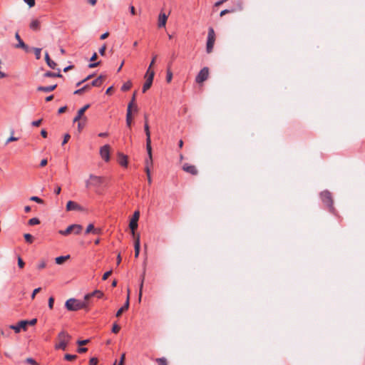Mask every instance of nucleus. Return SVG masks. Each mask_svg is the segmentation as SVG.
I'll return each mask as SVG.
<instances>
[{"instance_id": "obj_6", "label": "nucleus", "mask_w": 365, "mask_h": 365, "mask_svg": "<svg viewBox=\"0 0 365 365\" xmlns=\"http://www.w3.org/2000/svg\"><path fill=\"white\" fill-rule=\"evenodd\" d=\"M83 227L81 225L73 224L68 226L65 230H60L59 233L62 235H67L71 232H73L76 235H78L82 231Z\"/></svg>"}, {"instance_id": "obj_33", "label": "nucleus", "mask_w": 365, "mask_h": 365, "mask_svg": "<svg viewBox=\"0 0 365 365\" xmlns=\"http://www.w3.org/2000/svg\"><path fill=\"white\" fill-rule=\"evenodd\" d=\"M172 78H173V73L170 71V68H168L167 70V73H166V81L168 83H170L172 81Z\"/></svg>"}, {"instance_id": "obj_1", "label": "nucleus", "mask_w": 365, "mask_h": 365, "mask_svg": "<svg viewBox=\"0 0 365 365\" xmlns=\"http://www.w3.org/2000/svg\"><path fill=\"white\" fill-rule=\"evenodd\" d=\"M105 181V178L93 174H90L88 179L85 181L86 188H93L97 194L101 193L102 185Z\"/></svg>"}, {"instance_id": "obj_34", "label": "nucleus", "mask_w": 365, "mask_h": 365, "mask_svg": "<svg viewBox=\"0 0 365 365\" xmlns=\"http://www.w3.org/2000/svg\"><path fill=\"white\" fill-rule=\"evenodd\" d=\"M39 223L40 220L36 217H33L29 220V225L31 226L38 225Z\"/></svg>"}, {"instance_id": "obj_31", "label": "nucleus", "mask_w": 365, "mask_h": 365, "mask_svg": "<svg viewBox=\"0 0 365 365\" xmlns=\"http://www.w3.org/2000/svg\"><path fill=\"white\" fill-rule=\"evenodd\" d=\"M90 87H91V86L89 84H86L84 86H83L82 88L75 91L74 94H81L83 92H84L85 91L88 89Z\"/></svg>"}, {"instance_id": "obj_3", "label": "nucleus", "mask_w": 365, "mask_h": 365, "mask_svg": "<svg viewBox=\"0 0 365 365\" xmlns=\"http://www.w3.org/2000/svg\"><path fill=\"white\" fill-rule=\"evenodd\" d=\"M58 338L60 341L58 344H56L55 348L56 349L65 350L69 342L71 336L66 332L62 331L58 334Z\"/></svg>"}, {"instance_id": "obj_36", "label": "nucleus", "mask_w": 365, "mask_h": 365, "mask_svg": "<svg viewBox=\"0 0 365 365\" xmlns=\"http://www.w3.org/2000/svg\"><path fill=\"white\" fill-rule=\"evenodd\" d=\"M25 240L29 243H32L34 237L31 234L26 233L24 235Z\"/></svg>"}, {"instance_id": "obj_48", "label": "nucleus", "mask_w": 365, "mask_h": 365, "mask_svg": "<svg viewBox=\"0 0 365 365\" xmlns=\"http://www.w3.org/2000/svg\"><path fill=\"white\" fill-rule=\"evenodd\" d=\"M24 1L29 6L33 7L35 5V0H24Z\"/></svg>"}, {"instance_id": "obj_16", "label": "nucleus", "mask_w": 365, "mask_h": 365, "mask_svg": "<svg viewBox=\"0 0 365 365\" xmlns=\"http://www.w3.org/2000/svg\"><path fill=\"white\" fill-rule=\"evenodd\" d=\"M182 169L184 171H185L188 173H190L192 175H195L197 174V170L195 166H194V165H188L187 163H185L183 165Z\"/></svg>"}, {"instance_id": "obj_38", "label": "nucleus", "mask_w": 365, "mask_h": 365, "mask_svg": "<svg viewBox=\"0 0 365 365\" xmlns=\"http://www.w3.org/2000/svg\"><path fill=\"white\" fill-rule=\"evenodd\" d=\"M156 361L158 364V365H167V360L163 357L156 359Z\"/></svg>"}, {"instance_id": "obj_9", "label": "nucleus", "mask_w": 365, "mask_h": 365, "mask_svg": "<svg viewBox=\"0 0 365 365\" xmlns=\"http://www.w3.org/2000/svg\"><path fill=\"white\" fill-rule=\"evenodd\" d=\"M139 217H140V212L135 211L133 215L132 219L130 221L129 227H130V229L131 230L133 235L135 234V230L138 227V221Z\"/></svg>"}, {"instance_id": "obj_47", "label": "nucleus", "mask_w": 365, "mask_h": 365, "mask_svg": "<svg viewBox=\"0 0 365 365\" xmlns=\"http://www.w3.org/2000/svg\"><path fill=\"white\" fill-rule=\"evenodd\" d=\"M94 229V226L93 224H89L86 230L85 234H88L91 232H93Z\"/></svg>"}, {"instance_id": "obj_21", "label": "nucleus", "mask_w": 365, "mask_h": 365, "mask_svg": "<svg viewBox=\"0 0 365 365\" xmlns=\"http://www.w3.org/2000/svg\"><path fill=\"white\" fill-rule=\"evenodd\" d=\"M167 19H168V16L164 13H160L159 15V19H158V26L164 27L166 24Z\"/></svg>"}, {"instance_id": "obj_5", "label": "nucleus", "mask_w": 365, "mask_h": 365, "mask_svg": "<svg viewBox=\"0 0 365 365\" xmlns=\"http://www.w3.org/2000/svg\"><path fill=\"white\" fill-rule=\"evenodd\" d=\"M37 322L36 319H32L31 320H23L20 321L16 325H12L11 328L18 333L21 329L26 330L27 325H34Z\"/></svg>"}, {"instance_id": "obj_60", "label": "nucleus", "mask_w": 365, "mask_h": 365, "mask_svg": "<svg viewBox=\"0 0 365 365\" xmlns=\"http://www.w3.org/2000/svg\"><path fill=\"white\" fill-rule=\"evenodd\" d=\"M46 267V262L42 261L38 264V268L41 269H43Z\"/></svg>"}, {"instance_id": "obj_19", "label": "nucleus", "mask_w": 365, "mask_h": 365, "mask_svg": "<svg viewBox=\"0 0 365 365\" xmlns=\"http://www.w3.org/2000/svg\"><path fill=\"white\" fill-rule=\"evenodd\" d=\"M135 257H138L140 250V236L138 235L134 242Z\"/></svg>"}, {"instance_id": "obj_57", "label": "nucleus", "mask_w": 365, "mask_h": 365, "mask_svg": "<svg viewBox=\"0 0 365 365\" xmlns=\"http://www.w3.org/2000/svg\"><path fill=\"white\" fill-rule=\"evenodd\" d=\"M135 95H136V92H135L133 95V97L131 98V101L130 102L128 103V105H131V108H133V106H134V103H135Z\"/></svg>"}, {"instance_id": "obj_40", "label": "nucleus", "mask_w": 365, "mask_h": 365, "mask_svg": "<svg viewBox=\"0 0 365 365\" xmlns=\"http://www.w3.org/2000/svg\"><path fill=\"white\" fill-rule=\"evenodd\" d=\"M86 121V118H84L82 119L81 122H78V128L79 131H81V129L84 127Z\"/></svg>"}, {"instance_id": "obj_20", "label": "nucleus", "mask_w": 365, "mask_h": 365, "mask_svg": "<svg viewBox=\"0 0 365 365\" xmlns=\"http://www.w3.org/2000/svg\"><path fill=\"white\" fill-rule=\"evenodd\" d=\"M132 123V110L131 105H128L127 113H126V125L128 127H130Z\"/></svg>"}, {"instance_id": "obj_55", "label": "nucleus", "mask_w": 365, "mask_h": 365, "mask_svg": "<svg viewBox=\"0 0 365 365\" xmlns=\"http://www.w3.org/2000/svg\"><path fill=\"white\" fill-rule=\"evenodd\" d=\"M41 291V287H38L35 289H34L33 293L31 294V299H34L35 298V296L37 293H38Z\"/></svg>"}, {"instance_id": "obj_64", "label": "nucleus", "mask_w": 365, "mask_h": 365, "mask_svg": "<svg viewBox=\"0 0 365 365\" xmlns=\"http://www.w3.org/2000/svg\"><path fill=\"white\" fill-rule=\"evenodd\" d=\"M97 57H98L97 53L95 52V53H93V54L91 57L90 61H94L96 60Z\"/></svg>"}, {"instance_id": "obj_26", "label": "nucleus", "mask_w": 365, "mask_h": 365, "mask_svg": "<svg viewBox=\"0 0 365 365\" xmlns=\"http://www.w3.org/2000/svg\"><path fill=\"white\" fill-rule=\"evenodd\" d=\"M148 158L145 160V168H150V165H153V159H152V147L150 146V152L147 151Z\"/></svg>"}, {"instance_id": "obj_4", "label": "nucleus", "mask_w": 365, "mask_h": 365, "mask_svg": "<svg viewBox=\"0 0 365 365\" xmlns=\"http://www.w3.org/2000/svg\"><path fill=\"white\" fill-rule=\"evenodd\" d=\"M322 202L329 207L330 212L334 211L333 200L331 192L328 190H324L320 194Z\"/></svg>"}, {"instance_id": "obj_53", "label": "nucleus", "mask_w": 365, "mask_h": 365, "mask_svg": "<svg viewBox=\"0 0 365 365\" xmlns=\"http://www.w3.org/2000/svg\"><path fill=\"white\" fill-rule=\"evenodd\" d=\"M71 136L68 133H66L65 135H64V138H63V140L62 142V145H65L68 141V140L70 139Z\"/></svg>"}, {"instance_id": "obj_27", "label": "nucleus", "mask_w": 365, "mask_h": 365, "mask_svg": "<svg viewBox=\"0 0 365 365\" xmlns=\"http://www.w3.org/2000/svg\"><path fill=\"white\" fill-rule=\"evenodd\" d=\"M102 81H103V76L101 75L97 78L93 80L91 82V84L90 86H100L101 85V83H102Z\"/></svg>"}, {"instance_id": "obj_61", "label": "nucleus", "mask_w": 365, "mask_h": 365, "mask_svg": "<svg viewBox=\"0 0 365 365\" xmlns=\"http://www.w3.org/2000/svg\"><path fill=\"white\" fill-rule=\"evenodd\" d=\"M67 107L66 106H63V107H61L58 110V114H61V113H63L66 111Z\"/></svg>"}, {"instance_id": "obj_63", "label": "nucleus", "mask_w": 365, "mask_h": 365, "mask_svg": "<svg viewBox=\"0 0 365 365\" xmlns=\"http://www.w3.org/2000/svg\"><path fill=\"white\" fill-rule=\"evenodd\" d=\"M108 35H109L108 32H106V33L103 34L101 36L100 38H101V40H104V39H106V38L108 36Z\"/></svg>"}, {"instance_id": "obj_43", "label": "nucleus", "mask_w": 365, "mask_h": 365, "mask_svg": "<svg viewBox=\"0 0 365 365\" xmlns=\"http://www.w3.org/2000/svg\"><path fill=\"white\" fill-rule=\"evenodd\" d=\"M25 362L31 365H38V364L33 358H27Z\"/></svg>"}, {"instance_id": "obj_30", "label": "nucleus", "mask_w": 365, "mask_h": 365, "mask_svg": "<svg viewBox=\"0 0 365 365\" xmlns=\"http://www.w3.org/2000/svg\"><path fill=\"white\" fill-rule=\"evenodd\" d=\"M144 277H145V272H143V274L141 276V282L140 284V292H139V297H138L139 302H140L141 297H142V289L143 287Z\"/></svg>"}, {"instance_id": "obj_56", "label": "nucleus", "mask_w": 365, "mask_h": 365, "mask_svg": "<svg viewBox=\"0 0 365 365\" xmlns=\"http://www.w3.org/2000/svg\"><path fill=\"white\" fill-rule=\"evenodd\" d=\"M41 121L42 120L41 119H39V120H34L31 123V125L34 127H38L40 125V124L41 123Z\"/></svg>"}, {"instance_id": "obj_18", "label": "nucleus", "mask_w": 365, "mask_h": 365, "mask_svg": "<svg viewBox=\"0 0 365 365\" xmlns=\"http://www.w3.org/2000/svg\"><path fill=\"white\" fill-rule=\"evenodd\" d=\"M56 87H57V84H54V85H51V86H38L37 88V91H43V92H45V93H49V92H51V91H54Z\"/></svg>"}, {"instance_id": "obj_24", "label": "nucleus", "mask_w": 365, "mask_h": 365, "mask_svg": "<svg viewBox=\"0 0 365 365\" xmlns=\"http://www.w3.org/2000/svg\"><path fill=\"white\" fill-rule=\"evenodd\" d=\"M45 61H46L47 65L51 68H52V69H55L56 68V63L50 58L48 52H46V53H45Z\"/></svg>"}, {"instance_id": "obj_46", "label": "nucleus", "mask_w": 365, "mask_h": 365, "mask_svg": "<svg viewBox=\"0 0 365 365\" xmlns=\"http://www.w3.org/2000/svg\"><path fill=\"white\" fill-rule=\"evenodd\" d=\"M98 361V360L96 357H92L89 360V365H97Z\"/></svg>"}, {"instance_id": "obj_54", "label": "nucleus", "mask_w": 365, "mask_h": 365, "mask_svg": "<svg viewBox=\"0 0 365 365\" xmlns=\"http://www.w3.org/2000/svg\"><path fill=\"white\" fill-rule=\"evenodd\" d=\"M100 63H101V61L94 62V63H89V65H88V68H96V67H97L98 65H100Z\"/></svg>"}, {"instance_id": "obj_51", "label": "nucleus", "mask_w": 365, "mask_h": 365, "mask_svg": "<svg viewBox=\"0 0 365 365\" xmlns=\"http://www.w3.org/2000/svg\"><path fill=\"white\" fill-rule=\"evenodd\" d=\"M106 46L104 44L103 46H102L100 48H99V53L101 55V56H104L105 55V52H106Z\"/></svg>"}, {"instance_id": "obj_42", "label": "nucleus", "mask_w": 365, "mask_h": 365, "mask_svg": "<svg viewBox=\"0 0 365 365\" xmlns=\"http://www.w3.org/2000/svg\"><path fill=\"white\" fill-rule=\"evenodd\" d=\"M120 329V327L116 324L114 323L112 327V332L117 334Z\"/></svg>"}, {"instance_id": "obj_17", "label": "nucleus", "mask_w": 365, "mask_h": 365, "mask_svg": "<svg viewBox=\"0 0 365 365\" xmlns=\"http://www.w3.org/2000/svg\"><path fill=\"white\" fill-rule=\"evenodd\" d=\"M103 296V293L101 291L95 290V291L92 292L91 293L86 294L84 298L86 300L88 301L92 297H96L98 299H101V298H102Z\"/></svg>"}, {"instance_id": "obj_8", "label": "nucleus", "mask_w": 365, "mask_h": 365, "mask_svg": "<svg viewBox=\"0 0 365 365\" xmlns=\"http://www.w3.org/2000/svg\"><path fill=\"white\" fill-rule=\"evenodd\" d=\"M209 70L207 67L202 68L195 78V81L198 83H202L208 78Z\"/></svg>"}, {"instance_id": "obj_39", "label": "nucleus", "mask_w": 365, "mask_h": 365, "mask_svg": "<svg viewBox=\"0 0 365 365\" xmlns=\"http://www.w3.org/2000/svg\"><path fill=\"white\" fill-rule=\"evenodd\" d=\"M77 357L76 355H73V354H66L65 356H64V359L66 360H68V361H71L73 359H75Z\"/></svg>"}, {"instance_id": "obj_15", "label": "nucleus", "mask_w": 365, "mask_h": 365, "mask_svg": "<svg viewBox=\"0 0 365 365\" xmlns=\"http://www.w3.org/2000/svg\"><path fill=\"white\" fill-rule=\"evenodd\" d=\"M82 208L80 205L73 201H68L66 205V210L67 211H73V210H81Z\"/></svg>"}, {"instance_id": "obj_10", "label": "nucleus", "mask_w": 365, "mask_h": 365, "mask_svg": "<svg viewBox=\"0 0 365 365\" xmlns=\"http://www.w3.org/2000/svg\"><path fill=\"white\" fill-rule=\"evenodd\" d=\"M100 155L106 161L110 160V146L105 145L100 148Z\"/></svg>"}, {"instance_id": "obj_11", "label": "nucleus", "mask_w": 365, "mask_h": 365, "mask_svg": "<svg viewBox=\"0 0 365 365\" xmlns=\"http://www.w3.org/2000/svg\"><path fill=\"white\" fill-rule=\"evenodd\" d=\"M144 130L146 135V150L147 151L150 152V145H151V140H150V132L148 123L145 121L144 124Z\"/></svg>"}, {"instance_id": "obj_14", "label": "nucleus", "mask_w": 365, "mask_h": 365, "mask_svg": "<svg viewBox=\"0 0 365 365\" xmlns=\"http://www.w3.org/2000/svg\"><path fill=\"white\" fill-rule=\"evenodd\" d=\"M90 107L89 104H86L83 108L78 110L76 116L73 118V122L76 123L77 121H79L80 120H82L83 115L85 113V111Z\"/></svg>"}, {"instance_id": "obj_35", "label": "nucleus", "mask_w": 365, "mask_h": 365, "mask_svg": "<svg viewBox=\"0 0 365 365\" xmlns=\"http://www.w3.org/2000/svg\"><path fill=\"white\" fill-rule=\"evenodd\" d=\"M33 50L34 51V54H35L36 58L38 59V60L40 59L41 58V48H33Z\"/></svg>"}, {"instance_id": "obj_62", "label": "nucleus", "mask_w": 365, "mask_h": 365, "mask_svg": "<svg viewBox=\"0 0 365 365\" xmlns=\"http://www.w3.org/2000/svg\"><path fill=\"white\" fill-rule=\"evenodd\" d=\"M92 232L95 235H99L101 233V230L99 228H94Z\"/></svg>"}, {"instance_id": "obj_50", "label": "nucleus", "mask_w": 365, "mask_h": 365, "mask_svg": "<svg viewBox=\"0 0 365 365\" xmlns=\"http://www.w3.org/2000/svg\"><path fill=\"white\" fill-rule=\"evenodd\" d=\"M112 274V270H109L106 272H105L103 275V277H102V279L103 280H106L108 279V277Z\"/></svg>"}, {"instance_id": "obj_25", "label": "nucleus", "mask_w": 365, "mask_h": 365, "mask_svg": "<svg viewBox=\"0 0 365 365\" xmlns=\"http://www.w3.org/2000/svg\"><path fill=\"white\" fill-rule=\"evenodd\" d=\"M118 163L121 166L126 167L128 165V158L126 155H124L123 154L119 155V160Z\"/></svg>"}, {"instance_id": "obj_58", "label": "nucleus", "mask_w": 365, "mask_h": 365, "mask_svg": "<svg viewBox=\"0 0 365 365\" xmlns=\"http://www.w3.org/2000/svg\"><path fill=\"white\" fill-rule=\"evenodd\" d=\"M88 339H85V340H78V341H77V344H78V345L81 346V345H85V344H88Z\"/></svg>"}, {"instance_id": "obj_7", "label": "nucleus", "mask_w": 365, "mask_h": 365, "mask_svg": "<svg viewBox=\"0 0 365 365\" xmlns=\"http://www.w3.org/2000/svg\"><path fill=\"white\" fill-rule=\"evenodd\" d=\"M215 43V32L212 28H210L207 35L206 50L207 53H210L212 50Z\"/></svg>"}, {"instance_id": "obj_44", "label": "nucleus", "mask_w": 365, "mask_h": 365, "mask_svg": "<svg viewBox=\"0 0 365 365\" xmlns=\"http://www.w3.org/2000/svg\"><path fill=\"white\" fill-rule=\"evenodd\" d=\"M25 263L21 257H18V266L19 268H24Z\"/></svg>"}, {"instance_id": "obj_2", "label": "nucleus", "mask_w": 365, "mask_h": 365, "mask_svg": "<svg viewBox=\"0 0 365 365\" xmlns=\"http://www.w3.org/2000/svg\"><path fill=\"white\" fill-rule=\"evenodd\" d=\"M88 306V304L87 302V300L84 299L83 301L75 299V298H71L68 299L65 303V307L67 310L71 311V312H76L80 309H87Z\"/></svg>"}, {"instance_id": "obj_49", "label": "nucleus", "mask_w": 365, "mask_h": 365, "mask_svg": "<svg viewBox=\"0 0 365 365\" xmlns=\"http://www.w3.org/2000/svg\"><path fill=\"white\" fill-rule=\"evenodd\" d=\"M93 76V75H89L86 78H85L84 79H83L82 81L78 82L76 83V86H79L80 85H81L83 83L86 82V81H88V79H90L91 77Z\"/></svg>"}, {"instance_id": "obj_32", "label": "nucleus", "mask_w": 365, "mask_h": 365, "mask_svg": "<svg viewBox=\"0 0 365 365\" xmlns=\"http://www.w3.org/2000/svg\"><path fill=\"white\" fill-rule=\"evenodd\" d=\"M131 86H132V83H131V82L128 81V82L125 83L122 86V87H121V90H122L123 91H128V90L131 88Z\"/></svg>"}, {"instance_id": "obj_37", "label": "nucleus", "mask_w": 365, "mask_h": 365, "mask_svg": "<svg viewBox=\"0 0 365 365\" xmlns=\"http://www.w3.org/2000/svg\"><path fill=\"white\" fill-rule=\"evenodd\" d=\"M30 200L39 203V204H43V200L42 199H41L40 197H37V196H32V197H31Z\"/></svg>"}, {"instance_id": "obj_12", "label": "nucleus", "mask_w": 365, "mask_h": 365, "mask_svg": "<svg viewBox=\"0 0 365 365\" xmlns=\"http://www.w3.org/2000/svg\"><path fill=\"white\" fill-rule=\"evenodd\" d=\"M129 299H130V289H128V296H127V299H126V301L124 304V305L123 307H121L116 312L115 314V316L117 317H119L122 313L125 311H126L128 308H129V304H130V302H129Z\"/></svg>"}, {"instance_id": "obj_59", "label": "nucleus", "mask_w": 365, "mask_h": 365, "mask_svg": "<svg viewBox=\"0 0 365 365\" xmlns=\"http://www.w3.org/2000/svg\"><path fill=\"white\" fill-rule=\"evenodd\" d=\"M18 140V138H16V137H14V136H11L10 138H9L6 140V144L10 143V142H12V141H16Z\"/></svg>"}, {"instance_id": "obj_23", "label": "nucleus", "mask_w": 365, "mask_h": 365, "mask_svg": "<svg viewBox=\"0 0 365 365\" xmlns=\"http://www.w3.org/2000/svg\"><path fill=\"white\" fill-rule=\"evenodd\" d=\"M29 27L33 31H38L40 29V21L38 19H33Z\"/></svg>"}, {"instance_id": "obj_45", "label": "nucleus", "mask_w": 365, "mask_h": 365, "mask_svg": "<svg viewBox=\"0 0 365 365\" xmlns=\"http://www.w3.org/2000/svg\"><path fill=\"white\" fill-rule=\"evenodd\" d=\"M145 173H146L147 176H148V183H149V184H151V182H152V179H151V177H150V168H145Z\"/></svg>"}, {"instance_id": "obj_13", "label": "nucleus", "mask_w": 365, "mask_h": 365, "mask_svg": "<svg viewBox=\"0 0 365 365\" xmlns=\"http://www.w3.org/2000/svg\"><path fill=\"white\" fill-rule=\"evenodd\" d=\"M15 38L18 41V44L16 45V48H21L25 51L28 52L29 50V47L23 41L21 38L20 35L18 32L15 34Z\"/></svg>"}, {"instance_id": "obj_52", "label": "nucleus", "mask_w": 365, "mask_h": 365, "mask_svg": "<svg viewBox=\"0 0 365 365\" xmlns=\"http://www.w3.org/2000/svg\"><path fill=\"white\" fill-rule=\"evenodd\" d=\"M53 302H54V299H53V297H49V299H48V307H49L50 309H53Z\"/></svg>"}, {"instance_id": "obj_22", "label": "nucleus", "mask_w": 365, "mask_h": 365, "mask_svg": "<svg viewBox=\"0 0 365 365\" xmlns=\"http://www.w3.org/2000/svg\"><path fill=\"white\" fill-rule=\"evenodd\" d=\"M43 76L44 77H46V78H61L62 77V75L61 74V71H60V69L58 68V72L57 73H54V72H51V71H47L44 74H43Z\"/></svg>"}, {"instance_id": "obj_29", "label": "nucleus", "mask_w": 365, "mask_h": 365, "mask_svg": "<svg viewBox=\"0 0 365 365\" xmlns=\"http://www.w3.org/2000/svg\"><path fill=\"white\" fill-rule=\"evenodd\" d=\"M153 83L150 81H148L147 79L145 82V83L143 86L142 91L143 93H145L152 86Z\"/></svg>"}, {"instance_id": "obj_41", "label": "nucleus", "mask_w": 365, "mask_h": 365, "mask_svg": "<svg viewBox=\"0 0 365 365\" xmlns=\"http://www.w3.org/2000/svg\"><path fill=\"white\" fill-rule=\"evenodd\" d=\"M154 76H155V73L154 71H151L150 74H148L147 76L146 75L145 76V78H146V79L148 81H150L153 83V78H154Z\"/></svg>"}, {"instance_id": "obj_28", "label": "nucleus", "mask_w": 365, "mask_h": 365, "mask_svg": "<svg viewBox=\"0 0 365 365\" xmlns=\"http://www.w3.org/2000/svg\"><path fill=\"white\" fill-rule=\"evenodd\" d=\"M70 257V255L60 256L55 259L56 263L58 264H63L67 259Z\"/></svg>"}]
</instances>
